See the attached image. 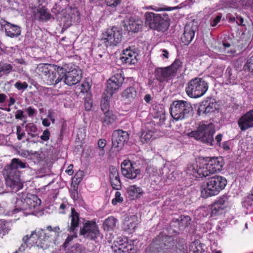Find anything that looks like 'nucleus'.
Masks as SVG:
<instances>
[{"label": "nucleus", "instance_id": "1", "mask_svg": "<svg viewBox=\"0 0 253 253\" xmlns=\"http://www.w3.org/2000/svg\"><path fill=\"white\" fill-rule=\"evenodd\" d=\"M28 167L27 163L17 158L11 160L10 165L5 168V179L6 186L12 192H17L23 187V183L20 179L18 169H24Z\"/></svg>", "mask_w": 253, "mask_h": 253}, {"label": "nucleus", "instance_id": "2", "mask_svg": "<svg viewBox=\"0 0 253 253\" xmlns=\"http://www.w3.org/2000/svg\"><path fill=\"white\" fill-rule=\"evenodd\" d=\"M215 133L214 126L212 124H201L195 131H192L188 135L195 139L205 143L211 146H220L222 135L218 134L214 140L213 135Z\"/></svg>", "mask_w": 253, "mask_h": 253}, {"label": "nucleus", "instance_id": "3", "mask_svg": "<svg viewBox=\"0 0 253 253\" xmlns=\"http://www.w3.org/2000/svg\"><path fill=\"white\" fill-rule=\"evenodd\" d=\"M52 12L60 25L65 27L70 26L72 21L78 19L80 15L77 8L69 6L64 7L62 2L55 4L52 8Z\"/></svg>", "mask_w": 253, "mask_h": 253}, {"label": "nucleus", "instance_id": "4", "mask_svg": "<svg viewBox=\"0 0 253 253\" xmlns=\"http://www.w3.org/2000/svg\"><path fill=\"white\" fill-rule=\"evenodd\" d=\"M227 184L226 178L220 175L208 178L201 186V195L203 198L217 195L224 189Z\"/></svg>", "mask_w": 253, "mask_h": 253}, {"label": "nucleus", "instance_id": "5", "mask_svg": "<svg viewBox=\"0 0 253 253\" xmlns=\"http://www.w3.org/2000/svg\"><path fill=\"white\" fill-rule=\"evenodd\" d=\"M41 204V200L35 195H30L28 196H23L21 198L17 199L14 212H19L21 216L27 215L30 214V213H26L23 211L38 209Z\"/></svg>", "mask_w": 253, "mask_h": 253}, {"label": "nucleus", "instance_id": "6", "mask_svg": "<svg viewBox=\"0 0 253 253\" xmlns=\"http://www.w3.org/2000/svg\"><path fill=\"white\" fill-rule=\"evenodd\" d=\"M170 109L171 116L176 121L187 118L193 110L191 104L184 100L174 101Z\"/></svg>", "mask_w": 253, "mask_h": 253}, {"label": "nucleus", "instance_id": "7", "mask_svg": "<svg viewBox=\"0 0 253 253\" xmlns=\"http://www.w3.org/2000/svg\"><path fill=\"white\" fill-rule=\"evenodd\" d=\"M208 87V83L203 78H195L188 82L185 91L188 96L198 98L205 94Z\"/></svg>", "mask_w": 253, "mask_h": 253}, {"label": "nucleus", "instance_id": "8", "mask_svg": "<svg viewBox=\"0 0 253 253\" xmlns=\"http://www.w3.org/2000/svg\"><path fill=\"white\" fill-rule=\"evenodd\" d=\"M122 38L121 32L116 27L107 29L101 36V41L106 46L116 45Z\"/></svg>", "mask_w": 253, "mask_h": 253}, {"label": "nucleus", "instance_id": "9", "mask_svg": "<svg viewBox=\"0 0 253 253\" xmlns=\"http://www.w3.org/2000/svg\"><path fill=\"white\" fill-rule=\"evenodd\" d=\"M124 80L122 70L115 68L113 70V75L107 81V93L113 95L121 87Z\"/></svg>", "mask_w": 253, "mask_h": 253}, {"label": "nucleus", "instance_id": "10", "mask_svg": "<svg viewBox=\"0 0 253 253\" xmlns=\"http://www.w3.org/2000/svg\"><path fill=\"white\" fill-rule=\"evenodd\" d=\"M80 234L95 242H98L102 238L96 222H85L83 227H80Z\"/></svg>", "mask_w": 253, "mask_h": 253}, {"label": "nucleus", "instance_id": "11", "mask_svg": "<svg viewBox=\"0 0 253 253\" xmlns=\"http://www.w3.org/2000/svg\"><path fill=\"white\" fill-rule=\"evenodd\" d=\"M44 233L42 232H40L38 234L33 231L30 236L26 235L23 238V244L19 247L18 251H16L14 253H18L22 252L25 250V248L30 247L34 245L40 246L42 240L44 239Z\"/></svg>", "mask_w": 253, "mask_h": 253}, {"label": "nucleus", "instance_id": "12", "mask_svg": "<svg viewBox=\"0 0 253 253\" xmlns=\"http://www.w3.org/2000/svg\"><path fill=\"white\" fill-rule=\"evenodd\" d=\"M202 163L204 164V171L205 177L221 170L223 166L222 158H211L208 161L203 160Z\"/></svg>", "mask_w": 253, "mask_h": 253}, {"label": "nucleus", "instance_id": "13", "mask_svg": "<svg viewBox=\"0 0 253 253\" xmlns=\"http://www.w3.org/2000/svg\"><path fill=\"white\" fill-rule=\"evenodd\" d=\"M128 134L122 130H115L112 134V147L117 151L122 149L124 145L128 139Z\"/></svg>", "mask_w": 253, "mask_h": 253}, {"label": "nucleus", "instance_id": "14", "mask_svg": "<svg viewBox=\"0 0 253 253\" xmlns=\"http://www.w3.org/2000/svg\"><path fill=\"white\" fill-rule=\"evenodd\" d=\"M204 164L202 161H197L195 163L189 164L185 169L186 173L195 178L205 177Z\"/></svg>", "mask_w": 253, "mask_h": 253}, {"label": "nucleus", "instance_id": "15", "mask_svg": "<svg viewBox=\"0 0 253 253\" xmlns=\"http://www.w3.org/2000/svg\"><path fill=\"white\" fill-rule=\"evenodd\" d=\"M121 169L122 174L128 179H135L140 174V170L133 167L128 160H125L122 162Z\"/></svg>", "mask_w": 253, "mask_h": 253}, {"label": "nucleus", "instance_id": "16", "mask_svg": "<svg viewBox=\"0 0 253 253\" xmlns=\"http://www.w3.org/2000/svg\"><path fill=\"white\" fill-rule=\"evenodd\" d=\"M64 82L68 85H72L78 83L82 79V72L81 70L73 69L66 72L63 68Z\"/></svg>", "mask_w": 253, "mask_h": 253}, {"label": "nucleus", "instance_id": "17", "mask_svg": "<svg viewBox=\"0 0 253 253\" xmlns=\"http://www.w3.org/2000/svg\"><path fill=\"white\" fill-rule=\"evenodd\" d=\"M63 67H58L57 71L52 68L43 79L48 85H56L63 79Z\"/></svg>", "mask_w": 253, "mask_h": 253}, {"label": "nucleus", "instance_id": "18", "mask_svg": "<svg viewBox=\"0 0 253 253\" xmlns=\"http://www.w3.org/2000/svg\"><path fill=\"white\" fill-rule=\"evenodd\" d=\"M238 125L242 131L253 127V109L243 115L238 121Z\"/></svg>", "mask_w": 253, "mask_h": 253}, {"label": "nucleus", "instance_id": "19", "mask_svg": "<svg viewBox=\"0 0 253 253\" xmlns=\"http://www.w3.org/2000/svg\"><path fill=\"white\" fill-rule=\"evenodd\" d=\"M138 54L131 48H126L123 50L121 60L123 63L129 65L137 63Z\"/></svg>", "mask_w": 253, "mask_h": 253}, {"label": "nucleus", "instance_id": "20", "mask_svg": "<svg viewBox=\"0 0 253 253\" xmlns=\"http://www.w3.org/2000/svg\"><path fill=\"white\" fill-rule=\"evenodd\" d=\"M218 108V105L214 99L210 98L202 102L199 109L200 113L207 114L214 112Z\"/></svg>", "mask_w": 253, "mask_h": 253}, {"label": "nucleus", "instance_id": "21", "mask_svg": "<svg viewBox=\"0 0 253 253\" xmlns=\"http://www.w3.org/2000/svg\"><path fill=\"white\" fill-rule=\"evenodd\" d=\"M33 15L35 19L47 21L49 20L52 16L45 7H39L33 12Z\"/></svg>", "mask_w": 253, "mask_h": 253}, {"label": "nucleus", "instance_id": "22", "mask_svg": "<svg viewBox=\"0 0 253 253\" xmlns=\"http://www.w3.org/2000/svg\"><path fill=\"white\" fill-rule=\"evenodd\" d=\"M2 25L4 27L6 36L10 38L17 37L21 34V29L16 25L11 24L7 21H4Z\"/></svg>", "mask_w": 253, "mask_h": 253}, {"label": "nucleus", "instance_id": "23", "mask_svg": "<svg viewBox=\"0 0 253 253\" xmlns=\"http://www.w3.org/2000/svg\"><path fill=\"white\" fill-rule=\"evenodd\" d=\"M127 240V238L126 237L117 238V240L114 242L115 246L117 248V250H115L116 253H125L131 249L130 247L129 248Z\"/></svg>", "mask_w": 253, "mask_h": 253}, {"label": "nucleus", "instance_id": "24", "mask_svg": "<svg viewBox=\"0 0 253 253\" xmlns=\"http://www.w3.org/2000/svg\"><path fill=\"white\" fill-rule=\"evenodd\" d=\"M79 222H71V225L70 228V234L65 240L63 244V247L65 248L71 245L73 243V240L77 238V231L79 228Z\"/></svg>", "mask_w": 253, "mask_h": 253}, {"label": "nucleus", "instance_id": "25", "mask_svg": "<svg viewBox=\"0 0 253 253\" xmlns=\"http://www.w3.org/2000/svg\"><path fill=\"white\" fill-rule=\"evenodd\" d=\"M143 23V21L141 19L131 18L126 22L125 26L127 31L137 32L141 29Z\"/></svg>", "mask_w": 253, "mask_h": 253}, {"label": "nucleus", "instance_id": "26", "mask_svg": "<svg viewBox=\"0 0 253 253\" xmlns=\"http://www.w3.org/2000/svg\"><path fill=\"white\" fill-rule=\"evenodd\" d=\"M195 36L194 27L190 25H186L184 33L181 37L182 42L185 45L188 44L193 39Z\"/></svg>", "mask_w": 253, "mask_h": 253}, {"label": "nucleus", "instance_id": "27", "mask_svg": "<svg viewBox=\"0 0 253 253\" xmlns=\"http://www.w3.org/2000/svg\"><path fill=\"white\" fill-rule=\"evenodd\" d=\"M155 76L158 81L162 82L173 77L168 68H158L155 71Z\"/></svg>", "mask_w": 253, "mask_h": 253}, {"label": "nucleus", "instance_id": "28", "mask_svg": "<svg viewBox=\"0 0 253 253\" xmlns=\"http://www.w3.org/2000/svg\"><path fill=\"white\" fill-rule=\"evenodd\" d=\"M160 14H155L152 12H147L145 14V24L152 29V25H156L160 19Z\"/></svg>", "mask_w": 253, "mask_h": 253}, {"label": "nucleus", "instance_id": "29", "mask_svg": "<svg viewBox=\"0 0 253 253\" xmlns=\"http://www.w3.org/2000/svg\"><path fill=\"white\" fill-rule=\"evenodd\" d=\"M156 25H152V29L163 32H165L169 26V21L163 18L161 16Z\"/></svg>", "mask_w": 253, "mask_h": 253}, {"label": "nucleus", "instance_id": "30", "mask_svg": "<svg viewBox=\"0 0 253 253\" xmlns=\"http://www.w3.org/2000/svg\"><path fill=\"white\" fill-rule=\"evenodd\" d=\"M53 67L49 64H40L38 65L36 72L43 79L49 73Z\"/></svg>", "mask_w": 253, "mask_h": 253}, {"label": "nucleus", "instance_id": "31", "mask_svg": "<svg viewBox=\"0 0 253 253\" xmlns=\"http://www.w3.org/2000/svg\"><path fill=\"white\" fill-rule=\"evenodd\" d=\"M227 202V198L226 196H222L220 197L213 205V209L212 210V214H216L217 212H219L220 210L223 209L225 207Z\"/></svg>", "mask_w": 253, "mask_h": 253}, {"label": "nucleus", "instance_id": "32", "mask_svg": "<svg viewBox=\"0 0 253 253\" xmlns=\"http://www.w3.org/2000/svg\"><path fill=\"white\" fill-rule=\"evenodd\" d=\"M128 194L132 197H140L143 192L141 188L135 185H131L127 188Z\"/></svg>", "mask_w": 253, "mask_h": 253}, {"label": "nucleus", "instance_id": "33", "mask_svg": "<svg viewBox=\"0 0 253 253\" xmlns=\"http://www.w3.org/2000/svg\"><path fill=\"white\" fill-rule=\"evenodd\" d=\"M153 133H154L152 130H144L140 136L141 141L143 143H148L150 142L153 139L155 138Z\"/></svg>", "mask_w": 253, "mask_h": 253}, {"label": "nucleus", "instance_id": "34", "mask_svg": "<svg viewBox=\"0 0 253 253\" xmlns=\"http://www.w3.org/2000/svg\"><path fill=\"white\" fill-rule=\"evenodd\" d=\"M137 95V91L134 87L126 88L123 92L122 96L126 98H134Z\"/></svg>", "mask_w": 253, "mask_h": 253}, {"label": "nucleus", "instance_id": "35", "mask_svg": "<svg viewBox=\"0 0 253 253\" xmlns=\"http://www.w3.org/2000/svg\"><path fill=\"white\" fill-rule=\"evenodd\" d=\"M13 67L11 64L7 63L0 64V77L3 75H7L12 70Z\"/></svg>", "mask_w": 253, "mask_h": 253}, {"label": "nucleus", "instance_id": "36", "mask_svg": "<svg viewBox=\"0 0 253 253\" xmlns=\"http://www.w3.org/2000/svg\"><path fill=\"white\" fill-rule=\"evenodd\" d=\"M116 120L115 116L111 111H107L104 112V118L103 122L107 125L113 124Z\"/></svg>", "mask_w": 253, "mask_h": 253}, {"label": "nucleus", "instance_id": "37", "mask_svg": "<svg viewBox=\"0 0 253 253\" xmlns=\"http://www.w3.org/2000/svg\"><path fill=\"white\" fill-rule=\"evenodd\" d=\"M112 95L110 94H104L103 96V98L101 101V109L104 111H108V109L109 107L110 98Z\"/></svg>", "mask_w": 253, "mask_h": 253}, {"label": "nucleus", "instance_id": "38", "mask_svg": "<svg viewBox=\"0 0 253 253\" xmlns=\"http://www.w3.org/2000/svg\"><path fill=\"white\" fill-rule=\"evenodd\" d=\"M85 249L84 246L81 244H77L72 246L67 253H85Z\"/></svg>", "mask_w": 253, "mask_h": 253}, {"label": "nucleus", "instance_id": "39", "mask_svg": "<svg viewBox=\"0 0 253 253\" xmlns=\"http://www.w3.org/2000/svg\"><path fill=\"white\" fill-rule=\"evenodd\" d=\"M182 66L181 62L179 60H175L169 67H168L172 76H175L176 72Z\"/></svg>", "mask_w": 253, "mask_h": 253}, {"label": "nucleus", "instance_id": "40", "mask_svg": "<svg viewBox=\"0 0 253 253\" xmlns=\"http://www.w3.org/2000/svg\"><path fill=\"white\" fill-rule=\"evenodd\" d=\"M242 204L243 207L248 209L253 205V196L250 194L245 197L242 200Z\"/></svg>", "mask_w": 253, "mask_h": 253}, {"label": "nucleus", "instance_id": "41", "mask_svg": "<svg viewBox=\"0 0 253 253\" xmlns=\"http://www.w3.org/2000/svg\"><path fill=\"white\" fill-rule=\"evenodd\" d=\"M245 71L249 72L253 75V55L249 58L244 67Z\"/></svg>", "mask_w": 253, "mask_h": 253}, {"label": "nucleus", "instance_id": "42", "mask_svg": "<svg viewBox=\"0 0 253 253\" xmlns=\"http://www.w3.org/2000/svg\"><path fill=\"white\" fill-rule=\"evenodd\" d=\"M123 228L125 231H127L129 233H132L135 230V225L133 222H124Z\"/></svg>", "mask_w": 253, "mask_h": 253}, {"label": "nucleus", "instance_id": "43", "mask_svg": "<svg viewBox=\"0 0 253 253\" xmlns=\"http://www.w3.org/2000/svg\"><path fill=\"white\" fill-rule=\"evenodd\" d=\"M214 70L213 71V74L217 76H220L223 72L225 66L221 64L217 65L215 64L214 65Z\"/></svg>", "mask_w": 253, "mask_h": 253}, {"label": "nucleus", "instance_id": "44", "mask_svg": "<svg viewBox=\"0 0 253 253\" xmlns=\"http://www.w3.org/2000/svg\"><path fill=\"white\" fill-rule=\"evenodd\" d=\"M109 177L110 180L118 178L119 177V172L116 167L113 166L110 167L109 169Z\"/></svg>", "mask_w": 253, "mask_h": 253}, {"label": "nucleus", "instance_id": "45", "mask_svg": "<svg viewBox=\"0 0 253 253\" xmlns=\"http://www.w3.org/2000/svg\"><path fill=\"white\" fill-rule=\"evenodd\" d=\"M221 18V15L212 16L210 20V23L211 26L214 27L220 22Z\"/></svg>", "mask_w": 253, "mask_h": 253}, {"label": "nucleus", "instance_id": "46", "mask_svg": "<svg viewBox=\"0 0 253 253\" xmlns=\"http://www.w3.org/2000/svg\"><path fill=\"white\" fill-rule=\"evenodd\" d=\"M115 198L112 200V203L114 205H116L119 203H122L124 201L123 198L121 196L120 192L117 191L115 193Z\"/></svg>", "mask_w": 253, "mask_h": 253}, {"label": "nucleus", "instance_id": "47", "mask_svg": "<svg viewBox=\"0 0 253 253\" xmlns=\"http://www.w3.org/2000/svg\"><path fill=\"white\" fill-rule=\"evenodd\" d=\"M70 217H71V221H79V213L74 208H72L71 209Z\"/></svg>", "mask_w": 253, "mask_h": 253}, {"label": "nucleus", "instance_id": "48", "mask_svg": "<svg viewBox=\"0 0 253 253\" xmlns=\"http://www.w3.org/2000/svg\"><path fill=\"white\" fill-rule=\"evenodd\" d=\"M116 227V222H103V228L105 231L113 230Z\"/></svg>", "mask_w": 253, "mask_h": 253}, {"label": "nucleus", "instance_id": "49", "mask_svg": "<svg viewBox=\"0 0 253 253\" xmlns=\"http://www.w3.org/2000/svg\"><path fill=\"white\" fill-rule=\"evenodd\" d=\"M14 86L19 90H24L28 87V84L25 82L22 83L18 81L15 84Z\"/></svg>", "mask_w": 253, "mask_h": 253}, {"label": "nucleus", "instance_id": "50", "mask_svg": "<svg viewBox=\"0 0 253 253\" xmlns=\"http://www.w3.org/2000/svg\"><path fill=\"white\" fill-rule=\"evenodd\" d=\"M112 187L115 189H119L121 187L120 177L110 180Z\"/></svg>", "mask_w": 253, "mask_h": 253}, {"label": "nucleus", "instance_id": "51", "mask_svg": "<svg viewBox=\"0 0 253 253\" xmlns=\"http://www.w3.org/2000/svg\"><path fill=\"white\" fill-rule=\"evenodd\" d=\"M107 5L111 7H116L121 3L122 0H105Z\"/></svg>", "mask_w": 253, "mask_h": 253}, {"label": "nucleus", "instance_id": "52", "mask_svg": "<svg viewBox=\"0 0 253 253\" xmlns=\"http://www.w3.org/2000/svg\"><path fill=\"white\" fill-rule=\"evenodd\" d=\"M226 74L227 76H228L229 80L230 81L232 80V81H230L231 83H232L233 84H237V82L234 81V77L232 76V70L230 67H228L226 69Z\"/></svg>", "mask_w": 253, "mask_h": 253}, {"label": "nucleus", "instance_id": "53", "mask_svg": "<svg viewBox=\"0 0 253 253\" xmlns=\"http://www.w3.org/2000/svg\"><path fill=\"white\" fill-rule=\"evenodd\" d=\"M69 205L67 202L62 203L59 208V211L60 213H65L66 210L68 209Z\"/></svg>", "mask_w": 253, "mask_h": 253}, {"label": "nucleus", "instance_id": "54", "mask_svg": "<svg viewBox=\"0 0 253 253\" xmlns=\"http://www.w3.org/2000/svg\"><path fill=\"white\" fill-rule=\"evenodd\" d=\"M16 129H17L16 134L17 135V139L19 140H20L22 139V138L23 137L25 136V133L24 131H22L21 127L19 126H17Z\"/></svg>", "mask_w": 253, "mask_h": 253}, {"label": "nucleus", "instance_id": "55", "mask_svg": "<svg viewBox=\"0 0 253 253\" xmlns=\"http://www.w3.org/2000/svg\"><path fill=\"white\" fill-rule=\"evenodd\" d=\"M50 132L48 129L43 131L42 135L41 136V139L44 141H47L49 139Z\"/></svg>", "mask_w": 253, "mask_h": 253}, {"label": "nucleus", "instance_id": "56", "mask_svg": "<svg viewBox=\"0 0 253 253\" xmlns=\"http://www.w3.org/2000/svg\"><path fill=\"white\" fill-rule=\"evenodd\" d=\"M9 229L6 227L5 224L3 222H0V234L4 235L8 232Z\"/></svg>", "mask_w": 253, "mask_h": 253}, {"label": "nucleus", "instance_id": "57", "mask_svg": "<svg viewBox=\"0 0 253 253\" xmlns=\"http://www.w3.org/2000/svg\"><path fill=\"white\" fill-rule=\"evenodd\" d=\"M191 218L186 215H181L178 218H176L174 221H190Z\"/></svg>", "mask_w": 253, "mask_h": 253}, {"label": "nucleus", "instance_id": "58", "mask_svg": "<svg viewBox=\"0 0 253 253\" xmlns=\"http://www.w3.org/2000/svg\"><path fill=\"white\" fill-rule=\"evenodd\" d=\"M23 111L21 110H18L15 114V118L16 119H19L20 120H22L24 118Z\"/></svg>", "mask_w": 253, "mask_h": 253}, {"label": "nucleus", "instance_id": "59", "mask_svg": "<svg viewBox=\"0 0 253 253\" xmlns=\"http://www.w3.org/2000/svg\"><path fill=\"white\" fill-rule=\"evenodd\" d=\"M234 20L238 25L244 26V19L242 17L240 16H237L236 18H234Z\"/></svg>", "mask_w": 253, "mask_h": 253}, {"label": "nucleus", "instance_id": "60", "mask_svg": "<svg viewBox=\"0 0 253 253\" xmlns=\"http://www.w3.org/2000/svg\"><path fill=\"white\" fill-rule=\"evenodd\" d=\"M106 145V140L104 139H100L98 142V146L100 149L104 148Z\"/></svg>", "mask_w": 253, "mask_h": 253}, {"label": "nucleus", "instance_id": "61", "mask_svg": "<svg viewBox=\"0 0 253 253\" xmlns=\"http://www.w3.org/2000/svg\"><path fill=\"white\" fill-rule=\"evenodd\" d=\"M25 111L28 113L29 116H32L36 113V110L31 107H29L25 109Z\"/></svg>", "mask_w": 253, "mask_h": 253}, {"label": "nucleus", "instance_id": "62", "mask_svg": "<svg viewBox=\"0 0 253 253\" xmlns=\"http://www.w3.org/2000/svg\"><path fill=\"white\" fill-rule=\"evenodd\" d=\"M160 51L162 52L161 57L163 58L168 59L169 58V53L167 50L165 49H162L160 50Z\"/></svg>", "mask_w": 253, "mask_h": 253}, {"label": "nucleus", "instance_id": "63", "mask_svg": "<svg viewBox=\"0 0 253 253\" xmlns=\"http://www.w3.org/2000/svg\"><path fill=\"white\" fill-rule=\"evenodd\" d=\"M73 165L72 164H70L67 168V169L66 170L65 172L69 174V175H72L74 171L73 170Z\"/></svg>", "mask_w": 253, "mask_h": 253}, {"label": "nucleus", "instance_id": "64", "mask_svg": "<svg viewBox=\"0 0 253 253\" xmlns=\"http://www.w3.org/2000/svg\"><path fill=\"white\" fill-rule=\"evenodd\" d=\"M243 5L246 7H253V0H252L251 2H248L246 0H243Z\"/></svg>", "mask_w": 253, "mask_h": 253}]
</instances>
